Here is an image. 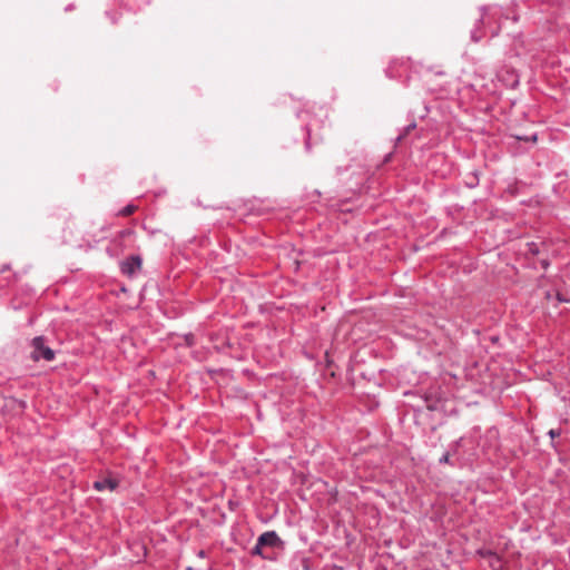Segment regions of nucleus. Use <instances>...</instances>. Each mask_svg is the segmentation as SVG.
<instances>
[{
	"label": "nucleus",
	"instance_id": "obj_1",
	"mask_svg": "<svg viewBox=\"0 0 570 570\" xmlns=\"http://www.w3.org/2000/svg\"><path fill=\"white\" fill-rule=\"evenodd\" d=\"M32 347L31 358L33 361H39L40 358L52 361L55 358V352L45 345V341L41 336L32 340Z\"/></svg>",
	"mask_w": 570,
	"mask_h": 570
},
{
	"label": "nucleus",
	"instance_id": "obj_3",
	"mask_svg": "<svg viewBox=\"0 0 570 570\" xmlns=\"http://www.w3.org/2000/svg\"><path fill=\"white\" fill-rule=\"evenodd\" d=\"M118 487V480L111 476L104 478L94 483V488L98 491L110 490L114 491Z\"/></svg>",
	"mask_w": 570,
	"mask_h": 570
},
{
	"label": "nucleus",
	"instance_id": "obj_8",
	"mask_svg": "<svg viewBox=\"0 0 570 570\" xmlns=\"http://www.w3.org/2000/svg\"><path fill=\"white\" fill-rule=\"evenodd\" d=\"M263 546H259V542L257 541L255 548L253 549L254 554L263 556Z\"/></svg>",
	"mask_w": 570,
	"mask_h": 570
},
{
	"label": "nucleus",
	"instance_id": "obj_6",
	"mask_svg": "<svg viewBox=\"0 0 570 570\" xmlns=\"http://www.w3.org/2000/svg\"><path fill=\"white\" fill-rule=\"evenodd\" d=\"M136 209H137V207L135 205H127L119 212V215L130 216L131 214H134L136 212Z\"/></svg>",
	"mask_w": 570,
	"mask_h": 570
},
{
	"label": "nucleus",
	"instance_id": "obj_4",
	"mask_svg": "<svg viewBox=\"0 0 570 570\" xmlns=\"http://www.w3.org/2000/svg\"><path fill=\"white\" fill-rule=\"evenodd\" d=\"M257 541L259 542V546H263L264 548L265 547H275V546H277L279 538L277 537V534L275 532L271 531V532H264L263 534H261Z\"/></svg>",
	"mask_w": 570,
	"mask_h": 570
},
{
	"label": "nucleus",
	"instance_id": "obj_9",
	"mask_svg": "<svg viewBox=\"0 0 570 570\" xmlns=\"http://www.w3.org/2000/svg\"><path fill=\"white\" fill-rule=\"evenodd\" d=\"M440 462H443V463L449 462V454H444V455L440 459Z\"/></svg>",
	"mask_w": 570,
	"mask_h": 570
},
{
	"label": "nucleus",
	"instance_id": "obj_2",
	"mask_svg": "<svg viewBox=\"0 0 570 570\" xmlns=\"http://www.w3.org/2000/svg\"><path fill=\"white\" fill-rule=\"evenodd\" d=\"M121 272L127 276H132L141 267V258L139 256H131L121 263Z\"/></svg>",
	"mask_w": 570,
	"mask_h": 570
},
{
	"label": "nucleus",
	"instance_id": "obj_7",
	"mask_svg": "<svg viewBox=\"0 0 570 570\" xmlns=\"http://www.w3.org/2000/svg\"><path fill=\"white\" fill-rule=\"evenodd\" d=\"M488 554H489V557L492 559V560L490 561L491 566H492V567H494V568L500 569V568H501V564H500V560H499V558L497 557V554H494V553H492V552H489Z\"/></svg>",
	"mask_w": 570,
	"mask_h": 570
},
{
	"label": "nucleus",
	"instance_id": "obj_5",
	"mask_svg": "<svg viewBox=\"0 0 570 570\" xmlns=\"http://www.w3.org/2000/svg\"><path fill=\"white\" fill-rule=\"evenodd\" d=\"M134 235V230L132 229H122L121 232H119L118 236L115 238L114 243L118 244L119 246H122V240L127 237H130Z\"/></svg>",
	"mask_w": 570,
	"mask_h": 570
},
{
	"label": "nucleus",
	"instance_id": "obj_10",
	"mask_svg": "<svg viewBox=\"0 0 570 570\" xmlns=\"http://www.w3.org/2000/svg\"><path fill=\"white\" fill-rule=\"evenodd\" d=\"M550 435H551V438H554V436H556V435H558V434L554 432V430H551V431H550Z\"/></svg>",
	"mask_w": 570,
	"mask_h": 570
}]
</instances>
